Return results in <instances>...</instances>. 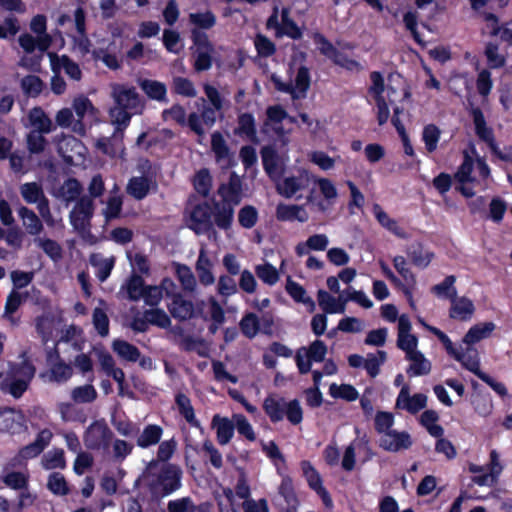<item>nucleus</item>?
I'll use <instances>...</instances> for the list:
<instances>
[{"label":"nucleus","mask_w":512,"mask_h":512,"mask_svg":"<svg viewBox=\"0 0 512 512\" xmlns=\"http://www.w3.org/2000/svg\"><path fill=\"white\" fill-rule=\"evenodd\" d=\"M188 21L192 26L190 30L192 46L190 50L194 58L193 68L196 72L207 71L212 67L215 48L206 31L216 25V15L211 10L190 13Z\"/></svg>","instance_id":"obj_1"},{"label":"nucleus","mask_w":512,"mask_h":512,"mask_svg":"<svg viewBox=\"0 0 512 512\" xmlns=\"http://www.w3.org/2000/svg\"><path fill=\"white\" fill-rule=\"evenodd\" d=\"M35 374L36 367L28 358L21 362L9 361L5 374L0 372V389L19 399L28 390Z\"/></svg>","instance_id":"obj_2"},{"label":"nucleus","mask_w":512,"mask_h":512,"mask_svg":"<svg viewBox=\"0 0 512 512\" xmlns=\"http://www.w3.org/2000/svg\"><path fill=\"white\" fill-rule=\"evenodd\" d=\"M145 486L153 502L173 494L182 486V470L173 463H166L156 473L145 477Z\"/></svg>","instance_id":"obj_3"},{"label":"nucleus","mask_w":512,"mask_h":512,"mask_svg":"<svg viewBox=\"0 0 512 512\" xmlns=\"http://www.w3.org/2000/svg\"><path fill=\"white\" fill-rule=\"evenodd\" d=\"M263 410L272 423H278L286 416L292 425L303 420V410L297 399L286 402L283 397L268 395L263 401Z\"/></svg>","instance_id":"obj_4"},{"label":"nucleus","mask_w":512,"mask_h":512,"mask_svg":"<svg viewBox=\"0 0 512 512\" xmlns=\"http://www.w3.org/2000/svg\"><path fill=\"white\" fill-rule=\"evenodd\" d=\"M270 80L277 91L290 94L293 100L305 98L311 85L310 70L305 65L297 69L294 85L291 82H283L276 74H272Z\"/></svg>","instance_id":"obj_5"},{"label":"nucleus","mask_w":512,"mask_h":512,"mask_svg":"<svg viewBox=\"0 0 512 512\" xmlns=\"http://www.w3.org/2000/svg\"><path fill=\"white\" fill-rule=\"evenodd\" d=\"M113 438V432L102 420L92 422L84 432L83 441L90 450L108 449Z\"/></svg>","instance_id":"obj_6"},{"label":"nucleus","mask_w":512,"mask_h":512,"mask_svg":"<svg viewBox=\"0 0 512 512\" xmlns=\"http://www.w3.org/2000/svg\"><path fill=\"white\" fill-rule=\"evenodd\" d=\"M52 437L53 433L47 428L39 431L32 443H29L19 449L17 454L11 459V465L13 467L22 466L27 460L39 456L50 444Z\"/></svg>","instance_id":"obj_7"},{"label":"nucleus","mask_w":512,"mask_h":512,"mask_svg":"<svg viewBox=\"0 0 512 512\" xmlns=\"http://www.w3.org/2000/svg\"><path fill=\"white\" fill-rule=\"evenodd\" d=\"M213 208L208 201L200 202L193 206L190 212V223L188 228L196 235L216 233L213 228Z\"/></svg>","instance_id":"obj_8"},{"label":"nucleus","mask_w":512,"mask_h":512,"mask_svg":"<svg viewBox=\"0 0 512 512\" xmlns=\"http://www.w3.org/2000/svg\"><path fill=\"white\" fill-rule=\"evenodd\" d=\"M300 467L302 475L306 479L309 488L316 492L326 508H331L333 506V501L329 492L323 486V480L319 472L308 460H302L300 462Z\"/></svg>","instance_id":"obj_9"},{"label":"nucleus","mask_w":512,"mask_h":512,"mask_svg":"<svg viewBox=\"0 0 512 512\" xmlns=\"http://www.w3.org/2000/svg\"><path fill=\"white\" fill-rule=\"evenodd\" d=\"M94 204L91 198L81 197L74 209L70 212V223L77 231H85L90 228L93 217Z\"/></svg>","instance_id":"obj_10"},{"label":"nucleus","mask_w":512,"mask_h":512,"mask_svg":"<svg viewBox=\"0 0 512 512\" xmlns=\"http://www.w3.org/2000/svg\"><path fill=\"white\" fill-rule=\"evenodd\" d=\"M473 167L474 161L472 157L467 152H464L463 162L455 173L454 178L458 182L455 189L466 198H471L475 195L473 189L468 185L476 182V179L471 176Z\"/></svg>","instance_id":"obj_11"},{"label":"nucleus","mask_w":512,"mask_h":512,"mask_svg":"<svg viewBox=\"0 0 512 512\" xmlns=\"http://www.w3.org/2000/svg\"><path fill=\"white\" fill-rule=\"evenodd\" d=\"M211 150L214 153L215 161L222 169H229L235 165L233 153L219 131L211 134Z\"/></svg>","instance_id":"obj_12"},{"label":"nucleus","mask_w":512,"mask_h":512,"mask_svg":"<svg viewBox=\"0 0 512 512\" xmlns=\"http://www.w3.org/2000/svg\"><path fill=\"white\" fill-rule=\"evenodd\" d=\"M217 111L218 110L215 109L214 107L204 106L201 114H198L196 112H191L187 117V126L198 137H203L205 135V130L202 126V122L208 128L213 127L217 121V116H216Z\"/></svg>","instance_id":"obj_13"},{"label":"nucleus","mask_w":512,"mask_h":512,"mask_svg":"<svg viewBox=\"0 0 512 512\" xmlns=\"http://www.w3.org/2000/svg\"><path fill=\"white\" fill-rule=\"evenodd\" d=\"M234 204L224 201H212L213 208V227L228 231L231 229L234 221Z\"/></svg>","instance_id":"obj_14"},{"label":"nucleus","mask_w":512,"mask_h":512,"mask_svg":"<svg viewBox=\"0 0 512 512\" xmlns=\"http://www.w3.org/2000/svg\"><path fill=\"white\" fill-rule=\"evenodd\" d=\"M450 302L449 317L451 319L468 321L475 313L473 301L466 296H458L453 293Z\"/></svg>","instance_id":"obj_15"},{"label":"nucleus","mask_w":512,"mask_h":512,"mask_svg":"<svg viewBox=\"0 0 512 512\" xmlns=\"http://www.w3.org/2000/svg\"><path fill=\"white\" fill-rule=\"evenodd\" d=\"M218 194L224 202L238 205L242 198V180L236 172H231L227 183L218 188Z\"/></svg>","instance_id":"obj_16"},{"label":"nucleus","mask_w":512,"mask_h":512,"mask_svg":"<svg viewBox=\"0 0 512 512\" xmlns=\"http://www.w3.org/2000/svg\"><path fill=\"white\" fill-rule=\"evenodd\" d=\"M410 435L407 432L389 430L381 435L379 446L386 451L397 452L411 446Z\"/></svg>","instance_id":"obj_17"},{"label":"nucleus","mask_w":512,"mask_h":512,"mask_svg":"<svg viewBox=\"0 0 512 512\" xmlns=\"http://www.w3.org/2000/svg\"><path fill=\"white\" fill-rule=\"evenodd\" d=\"M113 96L117 107L133 110L134 113L137 112L140 106V98L135 87L118 85L113 89Z\"/></svg>","instance_id":"obj_18"},{"label":"nucleus","mask_w":512,"mask_h":512,"mask_svg":"<svg viewBox=\"0 0 512 512\" xmlns=\"http://www.w3.org/2000/svg\"><path fill=\"white\" fill-rule=\"evenodd\" d=\"M470 114L473 118L475 133L478 136V138L487 143L490 149H494L496 142L493 129L487 126L482 110L479 107H472L470 110Z\"/></svg>","instance_id":"obj_19"},{"label":"nucleus","mask_w":512,"mask_h":512,"mask_svg":"<svg viewBox=\"0 0 512 512\" xmlns=\"http://www.w3.org/2000/svg\"><path fill=\"white\" fill-rule=\"evenodd\" d=\"M465 345V348H459L456 355L454 356V359L459 361L464 368L479 377L481 373H483V371L480 370L479 353L477 349L473 347V344Z\"/></svg>","instance_id":"obj_20"},{"label":"nucleus","mask_w":512,"mask_h":512,"mask_svg":"<svg viewBox=\"0 0 512 512\" xmlns=\"http://www.w3.org/2000/svg\"><path fill=\"white\" fill-rule=\"evenodd\" d=\"M278 493L284 499L286 504V507L281 508L279 512H298L300 501L295 492L293 480L290 476L285 475L282 477L281 483L278 487Z\"/></svg>","instance_id":"obj_21"},{"label":"nucleus","mask_w":512,"mask_h":512,"mask_svg":"<svg viewBox=\"0 0 512 512\" xmlns=\"http://www.w3.org/2000/svg\"><path fill=\"white\" fill-rule=\"evenodd\" d=\"M262 165L267 176L276 180L283 174V169L280 167V159L277 151L272 146H264L261 149Z\"/></svg>","instance_id":"obj_22"},{"label":"nucleus","mask_w":512,"mask_h":512,"mask_svg":"<svg viewBox=\"0 0 512 512\" xmlns=\"http://www.w3.org/2000/svg\"><path fill=\"white\" fill-rule=\"evenodd\" d=\"M168 310L173 318L180 321L191 319L194 316V304L191 300L185 299L180 293L174 294Z\"/></svg>","instance_id":"obj_23"},{"label":"nucleus","mask_w":512,"mask_h":512,"mask_svg":"<svg viewBox=\"0 0 512 512\" xmlns=\"http://www.w3.org/2000/svg\"><path fill=\"white\" fill-rule=\"evenodd\" d=\"M276 218L279 221L297 220L304 223L308 220L309 216L303 206L280 203L276 207Z\"/></svg>","instance_id":"obj_24"},{"label":"nucleus","mask_w":512,"mask_h":512,"mask_svg":"<svg viewBox=\"0 0 512 512\" xmlns=\"http://www.w3.org/2000/svg\"><path fill=\"white\" fill-rule=\"evenodd\" d=\"M402 336L400 338V334H398L397 346L406 352V356L410 361L407 374L409 377H413L416 376V336L412 334Z\"/></svg>","instance_id":"obj_25"},{"label":"nucleus","mask_w":512,"mask_h":512,"mask_svg":"<svg viewBox=\"0 0 512 512\" xmlns=\"http://www.w3.org/2000/svg\"><path fill=\"white\" fill-rule=\"evenodd\" d=\"M393 264L397 272L403 277L405 280L407 286L403 288L404 293L408 297V300L410 302V306L415 309L416 305L413 300L412 293L410 291V287H412L415 283V277L414 274L411 272V270L408 267V262L403 256H396L393 259Z\"/></svg>","instance_id":"obj_26"},{"label":"nucleus","mask_w":512,"mask_h":512,"mask_svg":"<svg viewBox=\"0 0 512 512\" xmlns=\"http://www.w3.org/2000/svg\"><path fill=\"white\" fill-rule=\"evenodd\" d=\"M175 404L179 414L187 421V423L195 428H201L200 421L195 416V410L192 406L190 398L179 392L175 395Z\"/></svg>","instance_id":"obj_27"},{"label":"nucleus","mask_w":512,"mask_h":512,"mask_svg":"<svg viewBox=\"0 0 512 512\" xmlns=\"http://www.w3.org/2000/svg\"><path fill=\"white\" fill-rule=\"evenodd\" d=\"M212 426L216 427L217 442L220 445L228 444L234 435L235 425L233 421L216 414L213 416Z\"/></svg>","instance_id":"obj_28"},{"label":"nucleus","mask_w":512,"mask_h":512,"mask_svg":"<svg viewBox=\"0 0 512 512\" xmlns=\"http://www.w3.org/2000/svg\"><path fill=\"white\" fill-rule=\"evenodd\" d=\"M317 300L325 314L344 313L345 311L347 300L336 299L325 290L318 291Z\"/></svg>","instance_id":"obj_29"},{"label":"nucleus","mask_w":512,"mask_h":512,"mask_svg":"<svg viewBox=\"0 0 512 512\" xmlns=\"http://www.w3.org/2000/svg\"><path fill=\"white\" fill-rule=\"evenodd\" d=\"M276 35H285L293 40H299L303 36L301 28L290 18V9L288 7H283L281 10V28Z\"/></svg>","instance_id":"obj_30"},{"label":"nucleus","mask_w":512,"mask_h":512,"mask_svg":"<svg viewBox=\"0 0 512 512\" xmlns=\"http://www.w3.org/2000/svg\"><path fill=\"white\" fill-rule=\"evenodd\" d=\"M195 269L199 278V282L202 285L208 286L214 283L215 278L211 270L212 262L210 258L207 256L204 249H201L199 252Z\"/></svg>","instance_id":"obj_31"},{"label":"nucleus","mask_w":512,"mask_h":512,"mask_svg":"<svg viewBox=\"0 0 512 512\" xmlns=\"http://www.w3.org/2000/svg\"><path fill=\"white\" fill-rule=\"evenodd\" d=\"M234 133L239 136H245L248 140L257 141L256 122L253 114L249 112L242 113L238 116V126Z\"/></svg>","instance_id":"obj_32"},{"label":"nucleus","mask_w":512,"mask_h":512,"mask_svg":"<svg viewBox=\"0 0 512 512\" xmlns=\"http://www.w3.org/2000/svg\"><path fill=\"white\" fill-rule=\"evenodd\" d=\"M163 429L157 424H148L144 427L141 434H138L136 444L140 448H149L160 442Z\"/></svg>","instance_id":"obj_33"},{"label":"nucleus","mask_w":512,"mask_h":512,"mask_svg":"<svg viewBox=\"0 0 512 512\" xmlns=\"http://www.w3.org/2000/svg\"><path fill=\"white\" fill-rule=\"evenodd\" d=\"M139 85L148 98L159 102L168 101L167 87L164 83L157 80L144 79L140 81Z\"/></svg>","instance_id":"obj_34"},{"label":"nucleus","mask_w":512,"mask_h":512,"mask_svg":"<svg viewBox=\"0 0 512 512\" xmlns=\"http://www.w3.org/2000/svg\"><path fill=\"white\" fill-rule=\"evenodd\" d=\"M493 322L478 323L472 326L463 337V344H475L491 335L495 330Z\"/></svg>","instance_id":"obj_35"},{"label":"nucleus","mask_w":512,"mask_h":512,"mask_svg":"<svg viewBox=\"0 0 512 512\" xmlns=\"http://www.w3.org/2000/svg\"><path fill=\"white\" fill-rule=\"evenodd\" d=\"M18 215L22 219L23 225L25 226L28 234L39 235L42 232L43 224L33 210L25 206H21L18 209Z\"/></svg>","instance_id":"obj_36"},{"label":"nucleus","mask_w":512,"mask_h":512,"mask_svg":"<svg viewBox=\"0 0 512 512\" xmlns=\"http://www.w3.org/2000/svg\"><path fill=\"white\" fill-rule=\"evenodd\" d=\"M289 296L297 303H303L309 306V310L312 312L315 309V303L310 296L306 295V290L298 282L293 281L288 277L285 287Z\"/></svg>","instance_id":"obj_37"},{"label":"nucleus","mask_w":512,"mask_h":512,"mask_svg":"<svg viewBox=\"0 0 512 512\" xmlns=\"http://www.w3.org/2000/svg\"><path fill=\"white\" fill-rule=\"evenodd\" d=\"M113 351L122 359L130 362H136L140 358V350L126 340L115 339L112 342Z\"/></svg>","instance_id":"obj_38"},{"label":"nucleus","mask_w":512,"mask_h":512,"mask_svg":"<svg viewBox=\"0 0 512 512\" xmlns=\"http://www.w3.org/2000/svg\"><path fill=\"white\" fill-rule=\"evenodd\" d=\"M151 180L146 176L132 177L127 185V192L136 200L144 199L150 191Z\"/></svg>","instance_id":"obj_39"},{"label":"nucleus","mask_w":512,"mask_h":512,"mask_svg":"<svg viewBox=\"0 0 512 512\" xmlns=\"http://www.w3.org/2000/svg\"><path fill=\"white\" fill-rule=\"evenodd\" d=\"M439 420V414L435 410H425L421 417L420 423L427 430V432L435 437L440 438L444 434V429L441 425L437 424Z\"/></svg>","instance_id":"obj_40"},{"label":"nucleus","mask_w":512,"mask_h":512,"mask_svg":"<svg viewBox=\"0 0 512 512\" xmlns=\"http://www.w3.org/2000/svg\"><path fill=\"white\" fill-rule=\"evenodd\" d=\"M73 375V369L70 364L63 360L56 361L51 365L49 381L62 384L67 382Z\"/></svg>","instance_id":"obj_41"},{"label":"nucleus","mask_w":512,"mask_h":512,"mask_svg":"<svg viewBox=\"0 0 512 512\" xmlns=\"http://www.w3.org/2000/svg\"><path fill=\"white\" fill-rule=\"evenodd\" d=\"M29 120L31 125L36 128L34 131L48 134L52 130V122L50 118L40 107H35L31 110L29 113Z\"/></svg>","instance_id":"obj_42"},{"label":"nucleus","mask_w":512,"mask_h":512,"mask_svg":"<svg viewBox=\"0 0 512 512\" xmlns=\"http://www.w3.org/2000/svg\"><path fill=\"white\" fill-rule=\"evenodd\" d=\"M393 111H394V113H393L391 122H392L393 126L396 128V130L401 138V141H402L403 147H404V153L408 156H413L414 148H413V146L410 142V139L406 133L405 127L399 118V115H400V113L403 112V110L400 109L398 106H395L393 108Z\"/></svg>","instance_id":"obj_43"},{"label":"nucleus","mask_w":512,"mask_h":512,"mask_svg":"<svg viewBox=\"0 0 512 512\" xmlns=\"http://www.w3.org/2000/svg\"><path fill=\"white\" fill-rule=\"evenodd\" d=\"M125 287L128 299L131 301H138L144 295L147 285H145V281L142 276L133 273L129 277Z\"/></svg>","instance_id":"obj_44"},{"label":"nucleus","mask_w":512,"mask_h":512,"mask_svg":"<svg viewBox=\"0 0 512 512\" xmlns=\"http://www.w3.org/2000/svg\"><path fill=\"white\" fill-rule=\"evenodd\" d=\"M20 86L27 97H38L44 88V83L39 76L27 75L21 79Z\"/></svg>","instance_id":"obj_45"},{"label":"nucleus","mask_w":512,"mask_h":512,"mask_svg":"<svg viewBox=\"0 0 512 512\" xmlns=\"http://www.w3.org/2000/svg\"><path fill=\"white\" fill-rule=\"evenodd\" d=\"M329 394L335 399H343L348 402L355 401L359 398L357 389L351 384L337 385L333 383L329 387Z\"/></svg>","instance_id":"obj_46"},{"label":"nucleus","mask_w":512,"mask_h":512,"mask_svg":"<svg viewBox=\"0 0 512 512\" xmlns=\"http://www.w3.org/2000/svg\"><path fill=\"white\" fill-rule=\"evenodd\" d=\"M82 186L76 178H68L64 181L63 185L59 188V196L66 202H73L77 200L81 194Z\"/></svg>","instance_id":"obj_47"},{"label":"nucleus","mask_w":512,"mask_h":512,"mask_svg":"<svg viewBox=\"0 0 512 512\" xmlns=\"http://www.w3.org/2000/svg\"><path fill=\"white\" fill-rule=\"evenodd\" d=\"M239 327L245 337L252 339L260 330L259 318L255 313L249 312L242 317Z\"/></svg>","instance_id":"obj_48"},{"label":"nucleus","mask_w":512,"mask_h":512,"mask_svg":"<svg viewBox=\"0 0 512 512\" xmlns=\"http://www.w3.org/2000/svg\"><path fill=\"white\" fill-rule=\"evenodd\" d=\"M42 464L46 470L56 468L64 469L66 467L64 450L61 448H54L52 451H49L44 455Z\"/></svg>","instance_id":"obj_49"},{"label":"nucleus","mask_w":512,"mask_h":512,"mask_svg":"<svg viewBox=\"0 0 512 512\" xmlns=\"http://www.w3.org/2000/svg\"><path fill=\"white\" fill-rule=\"evenodd\" d=\"M20 193L28 204H35L45 197L42 186L37 182H27L21 185Z\"/></svg>","instance_id":"obj_50"},{"label":"nucleus","mask_w":512,"mask_h":512,"mask_svg":"<svg viewBox=\"0 0 512 512\" xmlns=\"http://www.w3.org/2000/svg\"><path fill=\"white\" fill-rule=\"evenodd\" d=\"M255 273L263 283L269 286L275 285L280 278L278 270L269 262L257 265Z\"/></svg>","instance_id":"obj_51"},{"label":"nucleus","mask_w":512,"mask_h":512,"mask_svg":"<svg viewBox=\"0 0 512 512\" xmlns=\"http://www.w3.org/2000/svg\"><path fill=\"white\" fill-rule=\"evenodd\" d=\"M386 352L378 350L377 354H368L367 358L364 359L363 367L367 374L374 378L380 373V366L386 361Z\"/></svg>","instance_id":"obj_52"},{"label":"nucleus","mask_w":512,"mask_h":512,"mask_svg":"<svg viewBox=\"0 0 512 512\" xmlns=\"http://www.w3.org/2000/svg\"><path fill=\"white\" fill-rule=\"evenodd\" d=\"M258 219V210L252 205H245L238 211V222L244 229L253 228L257 224Z\"/></svg>","instance_id":"obj_53"},{"label":"nucleus","mask_w":512,"mask_h":512,"mask_svg":"<svg viewBox=\"0 0 512 512\" xmlns=\"http://www.w3.org/2000/svg\"><path fill=\"white\" fill-rule=\"evenodd\" d=\"M37 245L43 250V252L51 258L53 261H59L63 256V250L61 245L50 238H37L35 239Z\"/></svg>","instance_id":"obj_54"},{"label":"nucleus","mask_w":512,"mask_h":512,"mask_svg":"<svg viewBox=\"0 0 512 512\" xmlns=\"http://www.w3.org/2000/svg\"><path fill=\"white\" fill-rule=\"evenodd\" d=\"M35 329L37 334L40 336L41 341L46 345L53 333V320L47 315L37 316L35 319Z\"/></svg>","instance_id":"obj_55"},{"label":"nucleus","mask_w":512,"mask_h":512,"mask_svg":"<svg viewBox=\"0 0 512 512\" xmlns=\"http://www.w3.org/2000/svg\"><path fill=\"white\" fill-rule=\"evenodd\" d=\"M254 46L258 56L262 58H268L276 53L275 43L260 33L255 36Z\"/></svg>","instance_id":"obj_56"},{"label":"nucleus","mask_w":512,"mask_h":512,"mask_svg":"<svg viewBox=\"0 0 512 512\" xmlns=\"http://www.w3.org/2000/svg\"><path fill=\"white\" fill-rule=\"evenodd\" d=\"M47 487L55 495L64 496L69 493V487L66 479L59 472H53L49 475Z\"/></svg>","instance_id":"obj_57"},{"label":"nucleus","mask_w":512,"mask_h":512,"mask_svg":"<svg viewBox=\"0 0 512 512\" xmlns=\"http://www.w3.org/2000/svg\"><path fill=\"white\" fill-rule=\"evenodd\" d=\"M97 398V391L91 384L75 387L72 399L77 403H91Z\"/></svg>","instance_id":"obj_58"},{"label":"nucleus","mask_w":512,"mask_h":512,"mask_svg":"<svg viewBox=\"0 0 512 512\" xmlns=\"http://www.w3.org/2000/svg\"><path fill=\"white\" fill-rule=\"evenodd\" d=\"M3 483L14 490H26L28 488V476L19 471H12L4 475Z\"/></svg>","instance_id":"obj_59"},{"label":"nucleus","mask_w":512,"mask_h":512,"mask_svg":"<svg viewBox=\"0 0 512 512\" xmlns=\"http://www.w3.org/2000/svg\"><path fill=\"white\" fill-rule=\"evenodd\" d=\"M173 91L177 95L184 97H195L197 95L194 84L191 80L185 77L177 76L173 79Z\"/></svg>","instance_id":"obj_60"},{"label":"nucleus","mask_w":512,"mask_h":512,"mask_svg":"<svg viewBox=\"0 0 512 512\" xmlns=\"http://www.w3.org/2000/svg\"><path fill=\"white\" fill-rule=\"evenodd\" d=\"M92 322L97 333L101 337H106L109 334V318L106 312L99 307L93 310Z\"/></svg>","instance_id":"obj_61"},{"label":"nucleus","mask_w":512,"mask_h":512,"mask_svg":"<svg viewBox=\"0 0 512 512\" xmlns=\"http://www.w3.org/2000/svg\"><path fill=\"white\" fill-rule=\"evenodd\" d=\"M176 276L183 288L186 290H194L196 286L195 276L189 266L186 264H176Z\"/></svg>","instance_id":"obj_62"},{"label":"nucleus","mask_w":512,"mask_h":512,"mask_svg":"<svg viewBox=\"0 0 512 512\" xmlns=\"http://www.w3.org/2000/svg\"><path fill=\"white\" fill-rule=\"evenodd\" d=\"M312 39L320 54L331 60L338 49L320 32H314Z\"/></svg>","instance_id":"obj_63"},{"label":"nucleus","mask_w":512,"mask_h":512,"mask_svg":"<svg viewBox=\"0 0 512 512\" xmlns=\"http://www.w3.org/2000/svg\"><path fill=\"white\" fill-rule=\"evenodd\" d=\"M212 186V178L207 169L199 170L194 179V187L202 196H207Z\"/></svg>","instance_id":"obj_64"}]
</instances>
